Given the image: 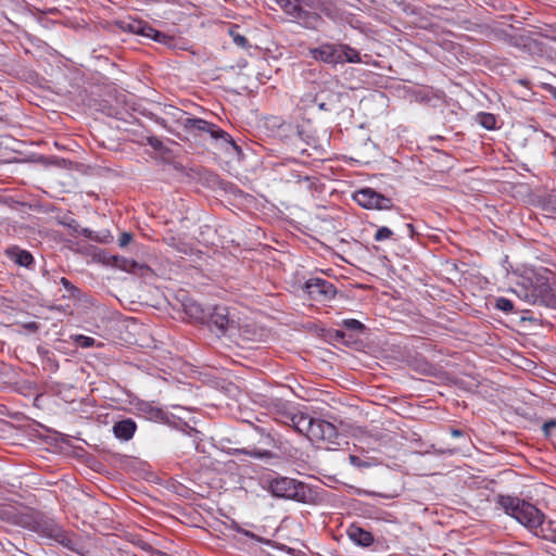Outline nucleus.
I'll use <instances>...</instances> for the list:
<instances>
[{
  "label": "nucleus",
  "mask_w": 556,
  "mask_h": 556,
  "mask_svg": "<svg viewBox=\"0 0 556 556\" xmlns=\"http://www.w3.org/2000/svg\"><path fill=\"white\" fill-rule=\"evenodd\" d=\"M495 503L507 515L534 533L543 523L544 515L541 510L525 500L510 495H497Z\"/></svg>",
  "instance_id": "1"
},
{
  "label": "nucleus",
  "mask_w": 556,
  "mask_h": 556,
  "mask_svg": "<svg viewBox=\"0 0 556 556\" xmlns=\"http://www.w3.org/2000/svg\"><path fill=\"white\" fill-rule=\"evenodd\" d=\"M33 530L39 535L51 539L70 551L81 554L84 546L79 538L63 529L54 519L40 516L34 520Z\"/></svg>",
  "instance_id": "2"
},
{
  "label": "nucleus",
  "mask_w": 556,
  "mask_h": 556,
  "mask_svg": "<svg viewBox=\"0 0 556 556\" xmlns=\"http://www.w3.org/2000/svg\"><path fill=\"white\" fill-rule=\"evenodd\" d=\"M520 295L531 304H541L553 306L556 304L555 292L548 281V278L541 275L523 278L520 285Z\"/></svg>",
  "instance_id": "3"
},
{
  "label": "nucleus",
  "mask_w": 556,
  "mask_h": 556,
  "mask_svg": "<svg viewBox=\"0 0 556 556\" xmlns=\"http://www.w3.org/2000/svg\"><path fill=\"white\" fill-rule=\"evenodd\" d=\"M268 491L275 497L293 500L301 503H308L311 500V491L307 485L288 477L270 480Z\"/></svg>",
  "instance_id": "4"
},
{
  "label": "nucleus",
  "mask_w": 556,
  "mask_h": 556,
  "mask_svg": "<svg viewBox=\"0 0 556 556\" xmlns=\"http://www.w3.org/2000/svg\"><path fill=\"white\" fill-rule=\"evenodd\" d=\"M208 326L212 331H215L218 337L229 336L236 337L241 336L244 339L252 340L255 338V333H228L237 328L236 321L230 317L229 311L224 305L208 306V318L204 323Z\"/></svg>",
  "instance_id": "5"
},
{
  "label": "nucleus",
  "mask_w": 556,
  "mask_h": 556,
  "mask_svg": "<svg viewBox=\"0 0 556 556\" xmlns=\"http://www.w3.org/2000/svg\"><path fill=\"white\" fill-rule=\"evenodd\" d=\"M293 21L307 29H317L321 16L316 11L304 9L298 0H274Z\"/></svg>",
  "instance_id": "6"
},
{
  "label": "nucleus",
  "mask_w": 556,
  "mask_h": 556,
  "mask_svg": "<svg viewBox=\"0 0 556 556\" xmlns=\"http://www.w3.org/2000/svg\"><path fill=\"white\" fill-rule=\"evenodd\" d=\"M353 200L366 210H392L394 206L390 198L371 188H362L355 191Z\"/></svg>",
  "instance_id": "7"
},
{
  "label": "nucleus",
  "mask_w": 556,
  "mask_h": 556,
  "mask_svg": "<svg viewBox=\"0 0 556 556\" xmlns=\"http://www.w3.org/2000/svg\"><path fill=\"white\" fill-rule=\"evenodd\" d=\"M186 127L203 132H207L214 139H222L228 143L233 150L240 151L239 146L233 141L231 136L218 128L215 124L206 122L202 118H187Z\"/></svg>",
  "instance_id": "8"
},
{
  "label": "nucleus",
  "mask_w": 556,
  "mask_h": 556,
  "mask_svg": "<svg viewBox=\"0 0 556 556\" xmlns=\"http://www.w3.org/2000/svg\"><path fill=\"white\" fill-rule=\"evenodd\" d=\"M305 290L312 300L328 302L337 294L336 287L323 278H311L305 282Z\"/></svg>",
  "instance_id": "9"
},
{
  "label": "nucleus",
  "mask_w": 556,
  "mask_h": 556,
  "mask_svg": "<svg viewBox=\"0 0 556 556\" xmlns=\"http://www.w3.org/2000/svg\"><path fill=\"white\" fill-rule=\"evenodd\" d=\"M118 24L119 28L124 31L140 35L146 38H151L159 42H161L165 38L164 34L154 29L147 22L139 18H134L129 16L128 18L121 21Z\"/></svg>",
  "instance_id": "10"
},
{
  "label": "nucleus",
  "mask_w": 556,
  "mask_h": 556,
  "mask_svg": "<svg viewBox=\"0 0 556 556\" xmlns=\"http://www.w3.org/2000/svg\"><path fill=\"white\" fill-rule=\"evenodd\" d=\"M338 430L334 425L323 419H315L312 426L311 440H321L329 444H338Z\"/></svg>",
  "instance_id": "11"
},
{
  "label": "nucleus",
  "mask_w": 556,
  "mask_h": 556,
  "mask_svg": "<svg viewBox=\"0 0 556 556\" xmlns=\"http://www.w3.org/2000/svg\"><path fill=\"white\" fill-rule=\"evenodd\" d=\"M267 409L276 421L289 425L293 412L290 409L288 402L279 399H269L267 400Z\"/></svg>",
  "instance_id": "12"
},
{
  "label": "nucleus",
  "mask_w": 556,
  "mask_h": 556,
  "mask_svg": "<svg viewBox=\"0 0 556 556\" xmlns=\"http://www.w3.org/2000/svg\"><path fill=\"white\" fill-rule=\"evenodd\" d=\"M313 59L328 64L339 63L338 43H323L309 50Z\"/></svg>",
  "instance_id": "13"
},
{
  "label": "nucleus",
  "mask_w": 556,
  "mask_h": 556,
  "mask_svg": "<svg viewBox=\"0 0 556 556\" xmlns=\"http://www.w3.org/2000/svg\"><path fill=\"white\" fill-rule=\"evenodd\" d=\"M182 309L185 314L197 323L204 324L208 318V306L204 307L199 302L192 299H186L182 302Z\"/></svg>",
  "instance_id": "14"
},
{
  "label": "nucleus",
  "mask_w": 556,
  "mask_h": 556,
  "mask_svg": "<svg viewBox=\"0 0 556 556\" xmlns=\"http://www.w3.org/2000/svg\"><path fill=\"white\" fill-rule=\"evenodd\" d=\"M4 254L18 266L28 268L34 264V257L30 252L23 250L17 245L7 248Z\"/></svg>",
  "instance_id": "15"
},
{
  "label": "nucleus",
  "mask_w": 556,
  "mask_h": 556,
  "mask_svg": "<svg viewBox=\"0 0 556 556\" xmlns=\"http://www.w3.org/2000/svg\"><path fill=\"white\" fill-rule=\"evenodd\" d=\"M314 422L315 419L308 417L307 415L293 412L288 426L293 427L299 433L306 434L309 438Z\"/></svg>",
  "instance_id": "16"
},
{
  "label": "nucleus",
  "mask_w": 556,
  "mask_h": 556,
  "mask_svg": "<svg viewBox=\"0 0 556 556\" xmlns=\"http://www.w3.org/2000/svg\"><path fill=\"white\" fill-rule=\"evenodd\" d=\"M348 536L362 547H368L374 543V535L369 531L354 525L348 529Z\"/></svg>",
  "instance_id": "17"
},
{
  "label": "nucleus",
  "mask_w": 556,
  "mask_h": 556,
  "mask_svg": "<svg viewBox=\"0 0 556 556\" xmlns=\"http://www.w3.org/2000/svg\"><path fill=\"white\" fill-rule=\"evenodd\" d=\"M136 429V422L132 419L127 418L113 426V433L119 440L129 441L134 437Z\"/></svg>",
  "instance_id": "18"
},
{
  "label": "nucleus",
  "mask_w": 556,
  "mask_h": 556,
  "mask_svg": "<svg viewBox=\"0 0 556 556\" xmlns=\"http://www.w3.org/2000/svg\"><path fill=\"white\" fill-rule=\"evenodd\" d=\"M139 413L147 419L152 421H167V414L160 407L149 402H141L137 406Z\"/></svg>",
  "instance_id": "19"
},
{
  "label": "nucleus",
  "mask_w": 556,
  "mask_h": 556,
  "mask_svg": "<svg viewBox=\"0 0 556 556\" xmlns=\"http://www.w3.org/2000/svg\"><path fill=\"white\" fill-rule=\"evenodd\" d=\"M338 53H339V63L349 62V63H359L361 62V55L359 52L345 45V43H338Z\"/></svg>",
  "instance_id": "20"
},
{
  "label": "nucleus",
  "mask_w": 556,
  "mask_h": 556,
  "mask_svg": "<svg viewBox=\"0 0 556 556\" xmlns=\"http://www.w3.org/2000/svg\"><path fill=\"white\" fill-rule=\"evenodd\" d=\"M236 454H245L256 459L271 458L274 455L268 448H241L236 450Z\"/></svg>",
  "instance_id": "21"
},
{
  "label": "nucleus",
  "mask_w": 556,
  "mask_h": 556,
  "mask_svg": "<svg viewBox=\"0 0 556 556\" xmlns=\"http://www.w3.org/2000/svg\"><path fill=\"white\" fill-rule=\"evenodd\" d=\"M239 26L238 25H233L229 28V36L232 38V41L236 46L240 47V48H243V49H247L249 47V41L248 39L243 36V35H240L237 30H238Z\"/></svg>",
  "instance_id": "22"
},
{
  "label": "nucleus",
  "mask_w": 556,
  "mask_h": 556,
  "mask_svg": "<svg viewBox=\"0 0 556 556\" xmlns=\"http://www.w3.org/2000/svg\"><path fill=\"white\" fill-rule=\"evenodd\" d=\"M302 2H303L304 5H306V7L311 8V9L320 11L321 13H324L329 18H334L336 17V14L333 13V11L326 3H317V4H315L314 1H311V0H302Z\"/></svg>",
  "instance_id": "23"
},
{
  "label": "nucleus",
  "mask_w": 556,
  "mask_h": 556,
  "mask_svg": "<svg viewBox=\"0 0 556 556\" xmlns=\"http://www.w3.org/2000/svg\"><path fill=\"white\" fill-rule=\"evenodd\" d=\"M478 122L483 128L488 130H492L496 127V118L491 113H480L478 115Z\"/></svg>",
  "instance_id": "24"
},
{
  "label": "nucleus",
  "mask_w": 556,
  "mask_h": 556,
  "mask_svg": "<svg viewBox=\"0 0 556 556\" xmlns=\"http://www.w3.org/2000/svg\"><path fill=\"white\" fill-rule=\"evenodd\" d=\"M495 307L504 313H511L514 309V304L506 298H497L495 301Z\"/></svg>",
  "instance_id": "25"
},
{
  "label": "nucleus",
  "mask_w": 556,
  "mask_h": 556,
  "mask_svg": "<svg viewBox=\"0 0 556 556\" xmlns=\"http://www.w3.org/2000/svg\"><path fill=\"white\" fill-rule=\"evenodd\" d=\"M342 326L345 329L352 330V331H363L365 329V326L359 320L354 319V318L344 319L342 321Z\"/></svg>",
  "instance_id": "26"
},
{
  "label": "nucleus",
  "mask_w": 556,
  "mask_h": 556,
  "mask_svg": "<svg viewBox=\"0 0 556 556\" xmlns=\"http://www.w3.org/2000/svg\"><path fill=\"white\" fill-rule=\"evenodd\" d=\"M393 236V231L386 227V226H382V227H379L377 230H376V233L374 236L375 240L376 241H384V240H389L391 239Z\"/></svg>",
  "instance_id": "27"
},
{
  "label": "nucleus",
  "mask_w": 556,
  "mask_h": 556,
  "mask_svg": "<svg viewBox=\"0 0 556 556\" xmlns=\"http://www.w3.org/2000/svg\"><path fill=\"white\" fill-rule=\"evenodd\" d=\"M74 341L77 345H79L80 348H91L96 343V340L91 337H87V336H84V334H77L74 337Z\"/></svg>",
  "instance_id": "28"
},
{
  "label": "nucleus",
  "mask_w": 556,
  "mask_h": 556,
  "mask_svg": "<svg viewBox=\"0 0 556 556\" xmlns=\"http://www.w3.org/2000/svg\"><path fill=\"white\" fill-rule=\"evenodd\" d=\"M315 102H316V94H314L313 92H308V93L304 94L300 100V103L302 104L303 109L312 106Z\"/></svg>",
  "instance_id": "29"
},
{
  "label": "nucleus",
  "mask_w": 556,
  "mask_h": 556,
  "mask_svg": "<svg viewBox=\"0 0 556 556\" xmlns=\"http://www.w3.org/2000/svg\"><path fill=\"white\" fill-rule=\"evenodd\" d=\"M350 464L357 468H367L370 466L368 462L363 460L356 455H350L349 456Z\"/></svg>",
  "instance_id": "30"
},
{
  "label": "nucleus",
  "mask_w": 556,
  "mask_h": 556,
  "mask_svg": "<svg viewBox=\"0 0 556 556\" xmlns=\"http://www.w3.org/2000/svg\"><path fill=\"white\" fill-rule=\"evenodd\" d=\"M556 428V418L545 421L542 426V430L545 435H551L553 429Z\"/></svg>",
  "instance_id": "31"
},
{
  "label": "nucleus",
  "mask_w": 556,
  "mask_h": 556,
  "mask_svg": "<svg viewBox=\"0 0 556 556\" xmlns=\"http://www.w3.org/2000/svg\"><path fill=\"white\" fill-rule=\"evenodd\" d=\"M261 442L267 447H277L275 439L269 433H263Z\"/></svg>",
  "instance_id": "32"
},
{
  "label": "nucleus",
  "mask_w": 556,
  "mask_h": 556,
  "mask_svg": "<svg viewBox=\"0 0 556 556\" xmlns=\"http://www.w3.org/2000/svg\"><path fill=\"white\" fill-rule=\"evenodd\" d=\"M242 533H243L245 536L251 538V539H253V540H255V541H257V542H262V543L267 544V545H270V544H271V541H270V540L263 539V538H261V536H258V535L254 534V533H253V532H251V531L244 530V531H242Z\"/></svg>",
  "instance_id": "33"
},
{
  "label": "nucleus",
  "mask_w": 556,
  "mask_h": 556,
  "mask_svg": "<svg viewBox=\"0 0 556 556\" xmlns=\"http://www.w3.org/2000/svg\"><path fill=\"white\" fill-rule=\"evenodd\" d=\"M132 239V236L129 232H123L118 239V243L121 247H126Z\"/></svg>",
  "instance_id": "34"
},
{
  "label": "nucleus",
  "mask_w": 556,
  "mask_h": 556,
  "mask_svg": "<svg viewBox=\"0 0 556 556\" xmlns=\"http://www.w3.org/2000/svg\"><path fill=\"white\" fill-rule=\"evenodd\" d=\"M519 551L517 553L506 552L503 553L502 556H528V549L525 546H519Z\"/></svg>",
  "instance_id": "35"
},
{
  "label": "nucleus",
  "mask_w": 556,
  "mask_h": 556,
  "mask_svg": "<svg viewBox=\"0 0 556 556\" xmlns=\"http://www.w3.org/2000/svg\"><path fill=\"white\" fill-rule=\"evenodd\" d=\"M118 266L125 270H134L138 266V264L132 260L131 261L124 260L123 264L118 265Z\"/></svg>",
  "instance_id": "36"
},
{
  "label": "nucleus",
  "mask_w": 556,
  "mask_h": 556,
  "mask_svg": "<svg viewBox=\"0 0 556 556\" xmlns=\"http://www.w3.org/2000/svg\"><path fill=\"white\" fill-rule=\"evenodd\" d=\"M61 285L68 291L71 292H74L76 291L77 289L72 285V282L66 279L65 277H62L61 280H60Z\"/></svg>",
  "instance_id": "37"
},
{
  "label": "nucleus",
  "mask_w": 556,
  "mask_h": 556,
  "mask_svg": "<svg viewBox=\"0 0 556 556\" xmlns=\"http://www.w3.org/2000/svg\"><path fill=\"white\" fill-rule=\"evenodd\" d=\"M404 232L412 238L414 235V226L409 223L404 224Z\"/></svg>",
  "instance_id": "38"
},
{
  "label": "nucleus",
  "mask_w": 556,
  "mask_h": 556,
  "mask_svg": "<svg viewBox=\"0 0 556 556\" xmlns=\"http://www.w3.org/2000/svg\"><path fill=\"white\" fill-rule=\"evenodd\" d=\"M546 89L552 94V97L556 100V87L548 85L546 87Z\"/></svg>",
  "instance_id": "39"
},
{
  "label": "nucleus",
  "mask_w": 556,
  "mask_h": 556,
  "mask_svg": "<svg viewBox=\"0 0 556 556\" xmlns=\"http://www.w3.org/2000/svg\"><path fill=\"white\" fill-rule=\"evenodd\" d=\"M26 328H27V329H30V330H37V329H38V326H37V324H36V323H34V321H33V323L27 324V325H26Z\"/></svg>",
  "instance_id": "40"
},
{
  "label": "nucleus",
  "mask_w": 556,
  "mask_h": 556,
  "mask_svg": "<svg viewBox=\"0 0 556 556\" xmlns=\"http://www.w3.org/2000/svg\"><path fill=\"white\" fill-rule=\"evenodd\" d=\"M452 434H453V437H460V435H462V431H459V430H453V431H452Z\"/></svg>",
  "instance_id": "41"
},
{
  "label": "nucleus",
  "mask_w": 556,
  "mask_h": 556,
  "mask_svg": "<svg viewBox=\"0 0 556 556\" xmlns=\"http://www.w3.org/2000/svg\"><path fill=\"white\" fill-rule=\"evenodd\" d=\"M318 106L320 110H326V104L324 102L319 103Z\"/></svg>",
  "instance_id": "42"
},
{
  "label": "nucleus",
  "mask_w": 556,
  "mask_h": 556,
  "mask_svg": "<svg viewBox=\"0 0 556 556\" xmlns=\"http://www.w3.org/2000/svg\"><path fill=\"white\" fill-rule=\"evenodd\" d=\"M552 541L556 543V536H555V538H553V539H552Z\"/></svg>",
  "instance_id": "43"
}]
</instances>
